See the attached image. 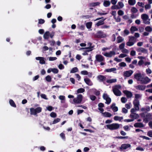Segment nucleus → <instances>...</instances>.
<instances>
[{
	"mask_svg": "<svg viewBox=\"0 0 152 152\" xmlns=\"http://www.w3.org/2000/svg\"><path fill=\"white\" fill-rule=\"evenodd\" d=\"M133 104L134 105V108H132L131 110L130 111L131 113H135L136 111H138L140 109L139 106L140 105L135 103Z\"/></svg>",
	"mask_w": 152,
	"mask_h": 152,
	"instance_id": "obj_11",
	"label": "nucleus"
},
{
	"mask_svg": "<svg viewBox=\"0 0 152 152\" xmlns=\"http://www.w3.org/2000/svg\"><path fill=\"white\" fill-rule=\"evenodd\" d=\"M130 116L131 118L132 119H134V120L138 118L139 117V115L136 113H131Z\"/></svg>",
	"mask_w": 152,
	"mask_h": 152,
	"instance_id": "obj_19",
	"label": "nucleus"
},
{
	"mask_svg": "<svg viewBox=\"0 0 152 152\" xmlns=\"http://www.w3.org/2000/svg\"><path fill=\"white\" fill-rule=\"evenodd\" d=\"M125 61L128 63H129L131 62V59L129 57H126L125 58Z\"/></svg>",
	"mask_w": 152,
	"mask_h": 152,
	"instance_id": "obj_64",
	"label": "nucleus"
},
{
	"mask_svg": "<svg viewBox=\"0 0 152 152\" xmlns=\"http://www.w3.org/2000/svg\"><path fill=\"white\" fill-rule=\"evenodd\" d=\"M113 91L114 94L116 96H119L121 95V93L119 90L113 89Z\"/></svg>",
	"mask_w": 152,
	"mask_h": 152,
	"instance_id": "obj_22",
	"label": "nucleus"
},
{
	"mask_svg": "<svg viewBox=\"0 0 152 152\" xmlns=\"http://www.w3.org/2000/svg\"><path fill=\"white\" fill-rule=\"evenodd\" d=\"M57 58L56 57H50L49 58V60L50 61H53L56 60Z\"/></svg>",
	"mask_w": 152,
	"mask_h": 152,
	"instance_id": "obj_62",
	"label": "nucleus"
},
{
	"mask_svg": "<svg viewBox=\"0 0 152 152\" xmlns=\"http://www.w3.org/2000/svg\"><path fill=\"white\" fill-rule=\"evenodd\" d=\"M94 47V46H92L89 47H86L85 48H81L82 49H88V50H87V52H89L92 51L93 48Z\"/></svg>",
	"mask_w": 152,
	"mask_h": 152,
	"instance_id": "obj_35",
	"label": "nucleus"
},
{
	"mask_svg": "<svg viewBox=\"0 0 152 152\" xmlns=\"http://www.w3.org/2000/svg\"><path fill=\"white\" fill-rule=\"evenodd\" d=\"M121 88V86L120 85H118L115 86L113 87V89H116V90H119Z\"/></svg>",
	"mask_w": 152,
	"mask_h": 152,
	"instance_id": "obj_42",
	"label": "nucleus"
},
{
	"mask_svg": "<svg viewBox=\"0 0 152 152\" xmlns=\"http://www.w3.org/2000/svg\"><path fill=\"white\" fill-rule=\"evenodd\" d=\"M118 14L119 15L122 16L124 14V12L121 10H119L118 12Z\"/></svg>",
	"mask_w": 152,
	"mask_h": 152,
	"instance_id": "obj_45",
	"label": "nucleus"
},
{
	"mask_svg": "<svg viewBox=\"0 0 152 152\" xmlns=\"http://www.w3.org/2000/svg\"><path fill=\"white\" fill-rule=\"evenodd\" d=\"M104 117H110L112 116V114L107 112H105L102 113Z\"/></svg>",
	"mask_w": 152,
	"mask_h": 152,
	"instance_id": "obj_29",
	"label": "nucleus"
},
{
	"mask_svg": "<svg viewBox=\"0 0 152 152\" xmlns=\"http://www.w3.org/2000/svg\"><path fill=\"white\" fill-rule=\"evenodd\" d=\"M136 89L140 91L144 90L146 88V86L143 85H139L135 87Z\"/></svg>",
	"mask_w": 152,
	"mask_h": 152,
	"instance_id": "obj_18",
	"label": "nucleus"
},
{
	"mask_svg": "<svg viewBox=\"0 0 152 152\" xmlns=\"http://www.w3.org/2000/svg\"><path fill=\"white\" fill-rule=\"evenodd\" d=\"M102 54L106 57H111L113 56H114L115 54V53L114 51H111L108 53L106 52L102 53Z\"/></svg>",
	"mask_w": 152,
	"mask_h": 152,
	"instance_id": "obj_12",
	"label": "nucleus"
},
{
	"mask_svg": "<svg viewBox=\"0 0 152 152\" xmlns=\"http://www.w3.org/2000/svg\"><path fill=\"white\" fill-rule=\"evenodd\" d=\"M97 78L100 81H104L106 80V77L102 75H99L97 77Z\"/></svg>",
	"mask_w": 152,
	"mask_h": 152,
	"instance_id": "obj_25",
	"label": "nucleus"
},
{
	"mask_svg": "<svg viewBox=\"0 0 152 152\" xmlns=\"http://www.w3.org/2000/svg\"><path fill=\"white\" fill-rule=\"evenodd\" d=\"M52 72L54 73H57L58 72V70L57 69L53 68L52 69Z\"/></svg>",
	"mask_w": 152,
	"mask_h": 152,
	"instance_id": "obj_61",
	"label": "nucleus"
},
{
	"mask_svg": "<svg viewBox=\"0 0 152 152\" xmlns=\"http://www.w3.org/2000/svg\"><path fill=\"white\" fill-rule=\"evenodd\" d=\"M136 50L138 52H141L145 54H148V50L142 47L138 48Z\"/></svg>",
	"mask_w": 152,
	"mask_h": 152,
	"instance_id": "obj_13",
	"label": "nucleus"
},
{
	"mask_svg": "<svg viewBox=\"0 0 152 152\" xmlns=\"http://www.w3.org/2000/svg\"><path fill=\"white\" fill-rule=\"evenodd\" d=\"M124 38L122 37L119 36L117 38L116 42L118 43H120L124 41Z\"/></svg>",
	"mask_w": 152,
	"mask_h": 152,
	"instance_id": "obj_26",
	"label": "nucleus"
},
{
	"mask_svg": "<svg viewBox=\"0 0 152 152\" xmlns=\"http://www.w3.org/2000/svg\"><path fill=\"white\" fill-rule=\"evenodd\" d=\"M147 135L151 137H152V130H150L147 132Z\"/></svg>",
	"mask_w": 152,
	"mask_h": 152,
	"instance_id": "obj_57",
	"label": "nucleus"
},
{
	"mask_svg": "<svg viewBox=\"0 0 152 152\" xmlns=\"http://www.w3.org/2000/svg\"><path fill=\"white\" fill-rule=\"evenodd\" d=\"M84 81L89 86H91L93 85V83L91 80L87 77L84 78Z\"/></svg>",
	"mask_w": 152,
	"mask_h": 152,
	"instance_id": "obj_14",
	"label": "nucleus"
},
{
	"mask_svg": "<svg viewBox=\"0 0 152 152\" xmlns=\"http://www.w3.org/2000/svg\"><path fill=\"white\" fill-rule=\"evenodd\" d=\"M134 77L137 80L140 81L141 83L142 84H147L151 81V80L148 77L144 76L140 73L135 74Z\"/></svg>",
	"mask_w": 152,
	"mask_h": 152,
	"instance_id": "obj_1",
	"label": "nucleus"
},
{
	"mask_svg": "<svg viewBox=\"0 0 152 152\" xmlns=\"http://www.w3.org/2000/svg\"><path fill=\"white\" fill-rule=\"evenodd\" d=\"M133 72L132 70L126 71L124 72L123 75L124 77H129L133 74Z\"/></svg>",
	"mask_w": 152,
	"mask_h": 152,
	"instance_id": "obj_15",
	"label": "nucleus"
},
{
	"mask_svg": "<svg viewBox=\"0 0 152 152\" xmlns=\"http://www.w3.org/2000/svg\"><path fill=\"white\" fill-rule=\"evenodd\" d=\"M121 52L122 53H128L129 52L127 49L125 48L121 50Z\"/></svg>",
	"mask_w": 152,
	"mask_h": 152,
	"instance_id": "obj_52",
	"label": "nucleus"
},
{
	"mask_svg": "<svg viewBox=\"0 0 152 152\" xmlns=\"http://www.w3.org/2000/svg\"><path fill=\"white\" fill-rule=\"evenodd\" d=\"M42 108L39 107L35 109L31 108L30 109V114L31 115H36L37 113H39L42 111Z\"/></svg>",
	"mask_w": 152,
	"mask_h": 152,
	"instance_id": "obj_5",
	"label": "nucleus"
},
{
	"mask_svg": "<svg viewBox=\"0 0 152 152\" xmlns=\"http://www.w3.org/2000/svg\"><path fill=\"white\" fill-rule=\"evenodd\" d=\"M50 116L53 118H55L56 117L57 115L56 113L54 112H52L50 114Z\"/></svg>",
	"mask_w": 152,
	"mask_h": 152,
	"instance_id": "obj_58",
	"label": "nucleus"
},
{
	"mask_svg": "<svg viewBox=\"0 0 152 152\" xmlns=\"http://www.w3.org/2000/svg\"><path fill=\"white\" fill-rule=\"evenodd\" d=\"M78 71V68L76 67H75L71 69L70 72L71 73H74L77 72Z\"/></svg>",
	"mask_w": 152,
	"mask_h": 152,
	"instance_id": "obj_39",
	"label": "nucleus"
},
{
	"mask_svg": "<svg viewBox=\"0 0 152 152\" xmlns=\"http://www.w3.org/2000/svg\"><path fill=\"white\" fill-rule=\"evenodd\" d=\"M114 119L115 121H121L123 119V117H120L117 116H116L114 117Z\"/></svg>",
	"mask_w": 152,
	"mask_h": 152,
	"instance_id": "obj_38",
	"label": "nucleus"
},
{
	"mask_svg": "<svg viewBox=\"0 0 152 152\" xmlns=\"http://www.w3.org/2000/svg\"><path fill=\"white\" fill-rule=\"evenodd\" d=\"M134 127L137 128H142L144 127V125L142 123L137 122L135 123L134 125Z\"/></svg>",
	"mask_w": 152,
	"mask_h": 152,
	"instance_id": "obj_20",
	"label": "nucleus"
},
{
	"mask_svg": "<svg viewBox=\"0 0 152 152\" xmlns=\"http://www.w3.org/2000/svg\"><path fill=\"white\" fill-rule=\"evenodd\" d=\"M100 4L99 2H92L89 4V6L90 7H94L99 6Z\"/></svg>",
	"mask_w": 152,
	"mask_h": 152,
	"instance_id": "obj_24",
	"label": "nucleus"
},
{
	"mask_svg": "<svg viewBox=\"0 0 152 152\" xmlns=\"http://www.w3.org/2000/svg\"><path fill=\"white\" fill-rule=\"evenodd\" d=\"M105 20V19H103V20H101L99 21L96 24V25L98 26H99L102 25L104 24V21Z\"/></svg>",
	"mask_w": 152,
	"mask_h": 152,
	"instance_id": "obj_34",
	"label": "nucleus"
},
{
	"mask_svg": "<svg viewBox=\"0 0 152 152\" xmlns=\"http://www.w3.org/2000/svg\"><path fill=\"white\" fill-rule=\"evenodd\" d=\"M110 108L114 112H116L118 110V108L115 106V103L112 104L110 106Z\"/></svg>",
	"mask_w": 152,
	"mask_h": 152,
	"instance_id": "obj_23",
	"label": "nucleus"
},
{
	"mask_svg": "<svg viewBox=\"0 0 152 152\" xmlns=\"http://www.w3.org/2000/svg\"><path fill=\"white\" fill-rule=\"evenodd\" d=\"M127 56V55L126 54L121 53L119 56L120 58H123Z\"/></svg>",
	"mask_w": 152,
	"mask_h": 152,
	"instance_id": "obj_56",
	"label": "nucleus"
},
{
	"mask_svg": "<svg viewBox=\"0 0 152 152\" xmlns=\"http://www.w3.org/2000/svg\"><path fill=\"white\" fill-rule=\"evenodd\" d=\"M142 96V95L140 94H134V99L133 101V104H136L140 105V101L138 100L140 99Z\"/></svg>",
	"mask_w": 152,
	"mask_h": 152,
	"instance_id": "obj_6",
	"label": "nucleus"
},
{
	"mask_svg": "<svg viewBox=\"0 0 152 152\" xmlns=\"http://www.w3.org/2000/svg\"><path fill=\"white\" fill-rule=\"evenodd\" d=\"M118 4L120 7V8H123L124 6V4L121 1H119L118 3Z\"/></svg>",
	"mask_w": 152,
	"mask_h": 152,
	"instance_id": "obj_54",
	"label": "nucleus"
},
{
	"mask_svg": "<svg viewBox=\"0 0 152 152\" xmlns=\"http://www.w3.org/2000/svg\"><path fill=\"white\" fill-rule=\"evenodd\" d=\"M83 99V96L80 94H79L76 98L74 99L73 101L75 103L79 104L82 102Z\"/></svg>",
	"mask_w": 152,
	"mask_h": 152,
	"instance_id": "obj_7",
	"label": "nucleus"
},
{
	"mask_svg": "<svg viewBox=\"0 0 152 152\" xmlns=\"http://www.w3.org/2000/svg\"><path fill=\"white\" fill-rule=\"evenodd\" d=\"M121 100L123 103H125L127 101V99L124 97H122L121 99Z\"/></svg>",
	"mask_w": 152,
	"mask_h": 152,
	"instance_id": "obj_51",
	"label": "nucleus"
},
{
	"mask_svg": "<svg viewBox=\"0 0 152 152\" xmlns=\"http://www.w3.org/2000/svg\"><path fill=\"white\" fill-rule=\"evenodd\" d=\"M46 80L48 82H50L51 81V78L49 75L45 77Z\"/></svg>",
	"mask_w": 152,
	"mask_h": 152,
	"instance_id": "obj_49",
	"label": "nucleus"
},
{
	"mask_svg": "<svg viewBox=\"0 0 152 152\" xmlns=\"http://www.w3.org/2000/svg\"><path fill=\"white\" fill-rule=\"evenodd\" d=\"M125 44V43H123L121 44L119 46V48L120 50H122L124 48Z\"/></svg>",
	"mask_w": 152,
	"mask_h": 152,
	"instance_id": "obj_46",
	"label": "nucleus"
},
{
	"mask_svg": "<svg viewBox=\"0 0 152 152\" xmlns=\"http://www.w3.org/2000/svg\"><path fill=\"white\" fill-rule=\"evenodd\" d=\"M119 66L121 67H125L126 64L125 63L122 62L119 64Z\"/></svg>",
	"mask_w": 152,
	"mask_h": 152,
	"instance_id": "obj_50",
	"label": "nucleus"
},
{
	"mask_svg": "<svg viewBox=\"0 0 152 152\" xmlns=\"http://www.w3.org/2000/svg\"><path fill=\"white\" fill-rule=\"evenodd\" d=\"M140 115L143 118V121L146 123L150 120H152V115L150 113H142L140 114Z\"/></svg>",
	"mask_w": 152,
	"mask_h": 152,
	"instance_id": "obj_2",
	"label": "nucleus"
},
{
	"mask_svg": "<svg viewBox=\"0 0 152 152\" xmlns=\"http://www.w3.org/2000/svg\"><path fill=\"white\" fill-rule=\"evenodd\" d=\"M95 37L97 38H103L107 37L105 34H104L101 31H99L97 32L96 34L94 35Z\"/></svg>",
	"mask_w": 152,
	"mask_h": 152,
	"instance_id": "obj_9",
	"label": "nucleus"
},
{
	"mask_svg": "<svg viewBox=\"0 0 152 152\" xmlns=\"http://www.w3.org/2000/svg\"><path fill=\"white\" fill-rule=\"evenodd\" d=\"M81 74L83 75H88V72L86 70L83 71L81 72Z\"/></svg>",
	"mask_w": 152,
	"mask_h": 152,
	"instance_id": "obj_59",
	"label": "nucleus"
},
{
	"mask_svg": "<svg viewBox=\"0 0 152 152\" xmlns=\"http://www.w3.org/2000/svg\"><path fill=\"white\" fill-rule=\"evenodd\" d=\"M96 62H104V61L105 59L104 56L100 54L96 55L95 56Z\"/></svg>",
	"mask_w": 152,
	"mask_h": 152,
	"instance_id": "obj_8",
	"label": "nucleus"
},
{
	"mask_svg": "<svg viewBox=\"0 0 152 152\" xmlns=\"http://www.w3.org/2000/svg\"><path fill=\"white\" fill-rule=\"evenodd\" d=\"M117 69L115 68H113L110 69H107L105 70V72H114V71H116Z\"/></svg>",
	"mask_w": 152,
	"mask_h": 152,
	"instance_id": "obj_31",
	"label": "nucleus"
},
{
	"mask_svg": "<svg viewBox=\"0 0 152 152\" xmlns=\"http://www.w3.org/2000/svg\"><path fill=\"white\" fill-rule=\"evenodd\" d=\"M9 103L13 107H16V105L15 104L14 102L12 100H10L9 101Z\"/></svg>",
	"mask_w": 152,
	"mask_h": 152,
	"instance_id": "obj_40",
	"label": "nucleus"
},
{
	"mask_svg": "<svg viewBox=\"0 0 152 152\" xmlns=\"http://www.w3.org/2000/svg\"><path fill=\"white\" fill-rule=\"evenodd\" d=\"M138 30V29L134 26H132L130 29V31L132 34H133L134 31H137Z\"/></svg>",
	"mask_w": 152,
	"mask_h": 152,
	"instance_id": "obj_32",
	"label": "nucleus"
},
{
	"mask_svg": "<svg viewBox=\"0 0 152 152\" xmlns=\"http://www.w3.org/2000/svg\"><path fill=\"white\" fill-rule=\"evenodd\" d=\"M131 11L133 13H136L138 11V10L135 7H132L131 9Z\"/></svg>",
	"mask_w": 152,
	"mask_h": 152,
	"instance_id": "obj_43",
	"label": "nucleus"
},
{
	"mask_svg": "<svg viewBox=\"0 0 152 152\" xmlns=\"http://www.w3.org/2000/svg\"><path fill=\"white\" fill-rule=\"evenodd\" d=\"M85 90L83 88H80L77 90V93H82L85 92Z\"/></svg>",
	"mask_w": 152,
	"mask_h": 152,
	"instance_id": "obj_41",
	"label": "nucleus"
},
{
	"mask_svg": "<svg viewBox=\"0 0 152 152\" xmlns=\"http://www.w3.org/2000/svg\"><path fill=\"white\" fill-rule=\"evenodd\" d=\"M151 7V5L150 4H147L145 6V10L150 9Z\"/></svg>",
	"mask_w": 152,
	"mask_h": 152,
	"instance_id": "obj_53",
	"label": "nucleus"
},
{
	"mask_svg": "<svg viewBox=\"0 0 152 152\" xmlns=\"http://www.w3.org/2000/svg\"><path fill=\"white\" fill-rule=\"evenodd\" d=\"M36 60L39 61V63L41 64H45L44 58L42 57H37L36 58Z\"/></svg>",
	"mask_w": 152,
	"mask_h": 152,
	"instance_id": "obj_21",
	"label": "nucleus"
},
{
	"mask_svg": "<svg viewBox=\"0 0 152 152\" xmlns=\"http://www.w3.org/2000/svg\"><path fill=\"white\" fill-rule=\"evenodd\" d=\"M60 121V119L59 118H57L55 119L53 122L52 124H55L58 122H59Z\"/></svg>",
	"mask_w": 152,
	"mask_h": 152,
	"instance_id": "obj_48",
	"label": "nucleus"
},
{
	"mask_svg": "<svg viewBox=\"0 0 152 152\" xmlns=\"http://www.w3.org/2000/svg\"><path fill=\"white\" fill-rule=\"evenodd\" d=\"M129 41H131L134 44L136 42V38H135L133 36H129Z\"/></svg>",
	"mask_w": 152,
	"mask_h": 152,
	"instance_id": "obj_30",
	"label": "nucleus"
},
{
	"mask_svg": "<svg viewBox=\"0 0 152 152\" xmlns=\"http://www.w3.org/2000/svg\"><path fill=\"white\" fill-rule=\"evenodd\" d=\"M145 30L148 32H151L152 31V27L150 26H147L145 28Z\"/></svg>",
	"mask_w": 152,
	"mask_h": 152,
	"instance_id": "obj_36",
	"label": "nucleus"
},
{
	"mask_svg": "<svg viewBox=\"0 0 152 152\" xmlns=\"http://www.w3.org/2000/svg\"><path fill=\"white\" fill-rule=\"evenodd\" d=\"M146 72L148 74H150L151 73L152 71L150 69L148 68L146 69Z\"/></svg>",
	"mask_w": 152,
	"mask_h": 152,
	"instance_id": "obj_63",
	"label": "nucleus"
},
{
	"mask_svg": "<svg viewBox=\"0 0 152 152\" xmlns=\"http://www.w3.org/2000/svg\"><path fill=\"white\" fill-rule=\"evenodd\" d=\"M110 4V2L109 1H104L103 3V6L105 7H107L109 6Z\"/></svg>",
	"mask_w": 152,
	"mask_h": 152,
	"instance_id": "obj_28",
	"label": "nucleus"
},
{
	"mask_svg": "<svg viewBox=\"0 0 152 152\" xmlns=\"http://www.w3.org/2000/svg\"><path fill=\"white\" fill-rule=\"evenodd\" d=\"M141 18L143 21V23L147 25H150V19L149 16L147 14H143L141 15Z\"/></svg>",
	"mask_w": 152,
	"mask_h": 152,
	"instance_id": "obj_3",
	"label": "nucleus"
},
{
	"mask_svg": "<svg viewBox=\"0 0 152 152\" xmlns=\"http://www.w3.org/2000/svg\"><path fill=\"white\" fill-rule=\"evenodd\" d=\"M92 23L91 22H88L86 23V26L88 28H90L91 27Z\"/></svg>",
	"mask_w": 152,
	"mask_h": 152,
	"instance_id": "obj_44",
	"label": "nucleus"
},
{
	"mask_svg": "<svg viewBox=\"0 0 152 152\" xmlns=\"http://www.w3.org/2000/svg\"><path fill=\"white\" fill-rule=\"evenodd\" d=\"M117 80L116 78L108 79L106 80V82L108 83H112L116 82Z\"/></svg>",
	"mask_w": 152,
	"mask_h": 152,
	"instance_id": "obj_27",
	"label": "nucleus"
},
{
	"mask_svg": "<svg viewBox=\"0 0 152 152\" xmlns=\"http://www.w3.org/2000/svg\"><path fill=\"white\" fill-rule=\"evenodd\" d=\"M120 8L118 7L117 5H114L111 7V9L112 10H115L116 9H119Z\"/></svg>",
	"mask_w": 152,
	"mask_h": 152,
	"instance_id": "obj_55",
	"label": "nucleus"
},
{
	"mask_svg": "<svg viewBox=\"0 0 152 152\" xmlns=\"http://www.w3.org/2000/svg\"><path fill=\"white\" fill-rule=\"evenodd\" d=\"M131 146V145L130 144H123L121 145L120 148L121 149L125 150L130 147Z\"/></svg>",
	"mask_w": 152,
	"mask_h": 152,
	"instance_id": "obj_17",
	"label": "nucleus"
},
{
	"mask_svg": "<svg viewBox=\"0 0 152 152\" xmlns=\"http://www.w3.org/2000/svg\"><path fill=\"white\" fill-rule=\"evenodd\" d=\"M107 128L110 130H115L119 128L120 125L117 123H113L106 125Z\"/></svg>",
	"mask_w": 152,
	"mask_h": 152,
	"instance_id": "obj_4",
	"label": "nucleus"
},
{
	"mask_svg": "<svg viewBox=\"0 0 152 152\" xmlns=\"http://www.w3.org/2000/svg\"><path fill=\"white\" fill-rule=\"evenodd\" d=\"M123 93L126 95L127 97L128 98H131L132 97L133 94L132 93L128 91L125 90L123 91Z\"/></svg>",
	"mask_w": 152,
	"mask_h": 152,
	"instance_id": "obj_16",
	"label": "nucleus"
},
{
	"mask_svg": "<svg viewBox=\"0 0 152 152\" xmlns=\"http://www.w3.org/2000/svg\"><path fill=\"white\" fill-rule=\"evenodd\" d=\"M129 4L132 6L134 5L136 3L135 0H128Z\"/></svg>",
	"mask_w": 152,
	"mask_h": 152,
	"instance_id": "obj_37",
	"label": "nucleus"
},
{
	"mask_svg": "<svg viewBox=\"0 0 152 152\" xmlns=\"http://www.w3.org/2000/svg\"><path fill=\"white\" fill-rule=\"evenodd\" d=\"M50 35V33L49 31L46 32L43 35L44 38L45 39H48L49 38Z\"/></svg>",
	"mask_w": 152,
	"mask_h": 152,
	"instance_id": "obj_33",
	"label": "nucleus"
},
{
	"mask_svg": "<svg viewBox=\"0 0 152 152\" xmlns=\"http://www.w3.org/2000/svg\"><path fill=\"white\" fill-rule=\"evenodd\" d=\"M134 44V43L133 42L129 41H129L127 42L126 43V45L127 46H131L132 45H133Z\"/></svg>",
	"mask_w": 152,
	"mask_h": 152,
	"instance_id": "obj_47",
	"label": "nucleus"
},
{
	"mask_svg": "<svg viewBox=\"0 0 152 152\" xmlns=\"http://www.w3.org/2000/svg\"><path fill=\"white\" fill-rule=\"evenodd\" d=\"M45 22V21L44 19H39L38 23L39 24H42L44 23Z\"/></svg>",
	"mask_w": 152,
	"mask_h": 152,
	"instance_id": "obj_60",
	"label": "nucleus"
},
{
	"mask_svg": "<svg viewBox=\"0 0 152 152\" xmlns=\"http://www.w3.org/2000/svg\"><path fill=\"white\" fill-rule=\"evenodd\" d=\"M103 98L106 101V104H109L111 102V100L109 96L106 94H104L103 95Z\"/></svg>",
	"mask_w": 152,
	"mask_h": 152,
	"instance_id": "obj_10",
	"label": "nucleus"
}]
</instances>
